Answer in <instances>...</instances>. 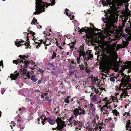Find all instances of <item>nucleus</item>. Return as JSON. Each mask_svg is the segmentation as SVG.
Listing matches in <instances>:
<instances>
[{"label": "nucleus", "mask_w": 131, "mask_h": 131, "mask_svg": "<svg viewBox=\"0 0 131 131\" xmlns=\"http://www.w3.org/2000/svg\"><path fill=\"white\" fill-rule=\"evenodd\" d=\"M116 14H115L112 12L108 16H107L106 18L103 17L102 20L104 23L106 24V26L108 30L112 33L116 32V29L114 25L116 23V19L115 15Z\"/></svg>", "instance_id": "f257e3e1"}, {"label": "nucleus", "mask_w": 131, "mask_h": 131, "mask_svg": "<svg viewBox=\"0 0 131 131\" xmlns=\"http://www.w3.org/2000/svg\"><path fill=\"white\" fill-rule=\"evenodd\" d=\"M19 57L20 59H18L17 60L18 61H19V64L21 67V68L23 70L21 71L22 72V73L24 74L25 72L24 71V70L25 68H27L28 67V65L29 64H31L32 65L33 64H35V62L32 61H29L27 60L28 58V56H26L25 55L22 56L21 55H20Z\"/></svg>", "instance_id": "f03ea898"}, {"label": "nucleus", "mask_w": 131, "mask_h": 131, "mask_svg": "<svg viewBox=\"0 0 131 131\" xmlns=\"http://www.w3.org/2000/svg\"><path fill=\"white\" fill-rule=\"evenodd\" d=\"M36 2V11L34 13V14L36 15L42 12V9L45 5L44 2H42V0H35Z\"/></svg>", "instance_id": "7ed1b4c3"}, {"label": "nucleus", "mask_w": 131, "mask_h": 131, "mask_svg": "<svg viewBox=\"0 0 131 131\" xmlns=\"http://www.w3.org/2000/svg\"><path fill=\"white\" fill-rule=\"evenodd\" d=\"M107 53L109 54L110 56L104 55L103 57L104 61L107 65H111L113 62L114 57L111 50L107 51Z\"/></svg>", "instance_id": "20e7f679"}, {"label": "nucleus", "mask_w": 131, "mask_h": 131, "mask_svg": "<svg viewBox=\"0 0 131 131\" xmlns=\"http://www.w3.org/2000/svg\"><path fill=\"white\" fill-rule=\"evenodd\" d=\"M56 122L57 123V126L55 128H52L53 130H58V131H62V130L63 128L66 126L64 121H62L61 118L58 117L56 120Z\"/></svg>", "instance_id": "39448f33"}, {"label": "nucleus", "mask_w": 131, "mask_h": 131, "mask_svg": "<svg viewBox=\"0 0 131 131\" xmlns=\"http://www.w3.org/2000/svg\"><path fill=\"white\" fill-rule=\"evenodd\" d=\"M106 2L110 5L112 12H114L115 14H116L118 8L115 2V1L111 2V0H106Z\"/></svg>", "instance_id": "423d86ee"}, {"label": "nucleus", "mask_w": 131, "mask_h": 131, "mask_svg": "<svg viewBox=\"0 0 131 131\" xmlns=\"http://www.w3.org/2000/svg\"><path fill=\"white\" fill-rule=\"evenodd\" d=\"M84 45L82 46V57L84 60H88L90 58H93V55L91 53V52L90 51H87L86 53L83 51Z\"/></svg>", "instance_id": "0eeeda50"}, {"label": "nucleus", "mask_w": 131, "mask_h": 131, "mask_svg": "<svg viewBox=\"0 0 131 131\" xmlns=\"http://www.w3.org/2000/svg\"><path fill=\"white\" fill-rule=\"evenodd\" d=\"M111 107L110 106H107L106 104L103 105L101 108L102 114L105 115L106 116H108L109 114V112L111 110Z\"/></svg>", "instance_id": "6e6552de"}, {"label": "nucleus", "mask_w": 131, "mask_h": 131, "mask_svg": "<svg viewBox=\"0 0 131 131\" xmlns=\"http://www.w3.org/2000/svg\"><path fill=\"white\" fill-rule=\"evenodd\" d=\"M121 75L122 77V78L121 81V82L119 84V89L122 90L123 89H121V87L124 86L123 87L124 88L125 86L126 85V84L127 81L125 78H127V75L125 74H124V73L123 72H122L121 73Z\"/></svg>", "instance_id": "1a4fd4ad"}, {"label": "nucleus", "mask_w": 131, "mask_h": 131, "mask_svg": "<svg viewBox=\"0 0 131 131\" xmlns=\"http://www.w3.org/2000/svg\"><path fill=\"white\" fill-rule=\"evenodd\" d=\"M75 49H77V52L78 53H79V57H78L77 58V63L78 64H79L80 62V57L82 56V46H80V48H75Z\"/></svg>", "instance_id": "9d476101"}, {"label": "nucleus", "mask_w": 131, "mask_h": 131, "mask_svg": "<svg viewBox=\"0 0 131 131\" xmlns=\"http://www.w3.org/2000/svg\"><path fill=\"white\" fill-rule=\"evenodd\" d=\"M79 108H76L73 111L74 115L75 116H78L79 114L81 115V113L79 112V111H81L82 110L81 108V107H80L79 106H78Z\"/></svg>", "instance_id": "9b49d317"}, {"label": "nucleus", "mask_w": 131, "mask_h": 131, "mask_svg": "<svg viewBox=\"0 0 131 131\" xmlns=\"http://www.w3.org/2000/svg\"><path fill=\"white\" fill-rule=\"evenodd\" d=\"M45 5V6L42 8V12H44L45 11L44 7H47L48 6H49L50 5H51V6H52L54 5L55 3V2L54 1H52L51 3H48L46 2L44 3Z\"/></svg>", "instance_id": "f8f14e48"}, {"label": "nucleus", "mask_w": 131, "mask_h": 131, "mask_svg": "<svg viewBox=\"0 0 131 131\" xmlns=\"http://www.w3.org/2000/svg\"><path fill=\"white\" fill-rule=\"evenodd\" d=\"M125 64H126L127 65H125V67L126 68H131V61H127L125 63ZM131 72V69H129L128 70V73H129Z\"/></svg>", "instance_id": "ddd939ff"}, {"label": "nucleus", "mask_w": 131, "mask_h": 131, "mask_svg": "<svg viewBox=\"0 0 131 131\" xmlns=\"http://www.w3.org/2000/svg\"><path fill=\"white\" fill-rule=\"evenodd\" d=\"M126 123L125 127L126 129L131 131V122H130V121L128 120Z\"/></svg>", "instance_id": "4468645a"}, {"label": "nucleus", "mask_w": 131, "mask_h": 131, "mask_svg": "<svg viewBox=\"0 0 131 131\" xmlns=\"http://www.w3.org/2000/svg\"><path fill=\"white\" fill-rule=\"evenodd\" d=\"M92 102L97 103L98 102V96L96 95H93L92 97Z\"/></svg>", "instance_id": "2eb2a0df"}, {"label": "nucleus", "mask_w": 131, "mask_h": 131, "mask_svg": "<svg viewBox=\"0 0 131 131\" xmlns=\"http://www.w3.org/2000/svg\"><path fill=\"white\" fill-rule=\"evenodd\" d=\"M19 41L18 42H16V41H15V45L17 47H19L21 45H23V44H21L23 43L24 42V41H23L22 40L20 39Z\"/></svg>", "instance_id": "dca6fc26"}, {"label": "nucleus", "mask_w": 131, "mask_h": 131, "mask_svg": "<svg viewBox=\"0 0 131 131\" xmlns=\"http://www.w3.org/2000/svg\"><path fill=\"white\" fill-rule=\"evenodd\" d=\"M85 31V33H89L91 31V29L90 28L86 27L84 28L82 27V32Z\"/></svg>", "instance_id": "f3484780"}, {"label": "nucleus", "mask_w": 131, "mask_h": 131, "mask_svg": "<svg viewBox=\"0 0 131 131\" xmlns=\"http://www.w3.org/2000/svg\"><path fill=\"white\" fill-rule=\"evenodd\" d=\"M48 122L51 125H53L55 123V121L54 120L51 119V117H50L48 118Z\"/></svg>", "instance_id": "a211bd4d"}, {"label": "nucleus", "mask_w": 131, "mask_h": 131, "mask_svg": "<svg viewBox=\"0 0 131 131\" xmlns=\"http://www.w3.org/2000/svg\"><path fill=\"white\" fill-rule=\"evenodd\" d=\"M90 107L92 111L94 113L96 110L95 108V105L92 103H91L90 104Z\"/></svg>", "instance_id": "6ab92c4d"}, {"label": "nucleus", "mask_w": 131, "mask_h": 131, "mask_svg": "<svg viewBox=\"0 0 131 131\" xmlns=\"http://www.w3.org/2000/svg\"><path fill=\"white\" fill-rule=\"evenodd\" d=\"M76 63H75L74 61H71V63L70 67L71 68H74L76 66Z\"/></svg>", "instance_id": "aec40b11"}, {"label": "nucleus", "mask_w": 131, "mask_h": 131, "mask_svg": "<svg viewBox=\"0 0 131 131\" xmlns=\"http://www.w3.org/2000/svg\"><path fill=\"white\" fill-rule=\"evenodd\" d=\"M66 10H67V11H66V15H67L68 16H70V19L71 20H73L74 18V15H73L71 16V14H69L68 13V11L69 10L67 8H66Z\"/></svg>", "instance_id": "412c9836"}, {"label": "nucleus", "mask_w": 131, "mask_h": 131, "mask_svg": "<svg viewBox=\"0 0 131 131\" xmlns=\"http://www.w3.org/2000/svg\"><path fill=\"white\" fill-rule=\"evenodd\" d=\"M10 77L12 78V80L13 79L14 80H15L17 78L18 75H16L12 73H11L10 75Z\"/></svg>", "instance_id": "4be33fe9"}, {"label": "nucleus", "mask_w": 131, "mask_h": 131, "mask_svg": "<svg viewBox=\"0 0 131 131\" xmlns=\"http://www.w3.org/2000/svg\"><path fill=\"white\" fill-rule=\"evenodd\" d=\"M28 40L29 38H28V36H27V40L28 41V42H25L24 44V45L25 46H27V47L26 48H28V47L30 46V43L29 42V40L28 41Z\"/></svg>", "instance_id": "5701e85b"}, {"label": "nucleus", "mask_w": 131, "mask_h": 131, "mask_svg": "<svg viewBox=\"0 0 131 131\" xmlns=\"http://www.w3.org/2000/svg\"><path fill=\"white\" fill-rule=\"evenodd\" d=\"M119 87L117 86V88L118 89V90H122L123 91L122 92L123 93H124V94H125V96H127V91L126 90H124V89H123V88H121V89H123L122 90L119 89Z\"/></svg>", "instance_id": "b1692460"}, {"label": "nucleus", "mask_w": 131, "mask_h": 131, "mask_svg": "<svg viewBox=\"0 0 131 131\" xmlns=\"http://www.w3.org/2000/svg\"><path fill=\"white\" fill-rule=\"evenodd\" d=\"M31 80L34 82H36L37 81V79L36 78V76L35 75H33L31 77Z\"/></svg>", "instance_id": "393cba45"}, {"label": "nucleus", "mask_w": 131, "mask_h": 131, "mask_svg": "<svg viewBox=\"0 0 131 131\" xmlns=\"http://www.w3.org/2000/svg\"><path fill=\"white\" fill-rule=\"evenodd\" d=\"M112 112L113 114H115L116 116L119 115V113L115 109H114L113 111Z\"/></svg>", "instance_id": "a878e982"}, {"label": "nucleus", "mask_w": 131, "mask_h": 131, "mask_svg": "<svg viewBox=\"0 0 131 131\" xmlns=\"http://www.w3.org/2000/svg\"><path fill=\"white\" fill-rule=\"evenodd\" d=\"M40 42L39 43H38V45H36V48L38 49L39 47L40 46V45H41L42 43V42H43L44 41H43L42 39H41L40 41Z\"/></svg>", "instance_id": "bb28decb"}, {"label": "nucleus", "mask_w": 131, "mask_h": 131, "mask_svg": "<svg viewBox=\"0 0 131 131\" xmlns=\"http://www.w3.org/2000/svg\"><path fill=\"white\" fill-rule=\"evenodd\" d=\"M37 20L36 19H35V18H33V20H32V21L31 23V24H32L33 23L34 24V25H36V24H38L37 23Z\"/></svg>", "instance_id": "cd10ccee"}, {"label": "nucleus", "mask_w": 131, "mask_h": 131, "mask_svg": "<svg viewBox=\"0 0 131 131\" xmlns=\"http://www.w3.org/2000/svg\"><path fill=\"white\" fill-rule=\"evenodd\" d=\"M83 99L84 98L82 97V103L83 102H84L85 104L84 105H83V106L85 108H86L87 107V102L86 100H84Z\"/></svg>", "instance_id": "c85d7f7f"}, {"label": "nucleus", "mask_w": 131, "mask_h": 131, "mask_svg": "<svg viewBox=\"0 0 131 131\" xmlns=\"http://www.w3.org/2000/svg\"><path fill=\"white\" fill-rule=\"evenodd\" d=\"M112 119L111 117H110L108 119H106L105 120V124H107V123H109L110 121H111Z\"/></svg>", "instance_id": "c756f323"}, {"label": "nucleus", "mask_w": 131, "mask_h": 131, "mask_svg": "<svg viewBox=\"0 0 131 131\" xmlns=\"http://www.w3.org/2000/svg\"><path fill=\"white\" fill-rule=\"evenodd\" d=\"M57 54L56 53H55L54 51L53 52V54H52L51 59H53L56 57Z\"/></svg>", "instance_id": "7c9ffc66"}, {"label": "nucleus", "mask_w": 131, "mask_h": 131, "mask_svg": "<svg viewBox=\"0 0 131 131\" xmlns=\"http://www.w3.org/2000/svg\"><path fill=\"white\" fill-rule=\"evenodd\" d=\"M27 31H28L29 32V33H27V36L29 35V34H31L32 35H35V33L34 32H33L32 31L30 30V31H29V29H28L27 30Z\"/></svg>", "instance_id": "2f4dec72"}, {"label": "nucleus", "mask_w": 131, "mask_h": 131, "mask_svg": "<svg viewBox=\"0 0 131 131\" xmlns=\"http://www.w3.org/2000/svg\"><path fill=\"white\" fill-rule=\"evenodd\" d=\"M102 4L103 6H107L109 5L106 2L102 1Z\"/></svg>", "instance_id": "473e14b6"}, {"label": "nucleus", "mask_w": 131, "mask_h": 131, "mask_svg": "<svg viewBox=\"0 0 131 131\" xmlns=\"http://www.w3.org/2000/svg\"><path fill=\"white\" fill-rule=\"evenodd\" d=\"M16 113L17 114H18L19 115L20 114H21L22 113L21 108H20L19 109L18 111H17Z\"/></svg>", "instance_id": "72a5a7b5"}, {"label": "nucleus", "mask_w": 131, "mask_h": 131, "mask_svg": "<svg viewBox=\"0 0 131 131\" xmlns=\"http://www.w3.org/2000/svg\"><path fill=\"white\" fill-rule=\"evenodd\" d=\"M74 117L73 116H71L69 119H68V120L69 122V123H70V124H71L72 123L71 122V121L72 120V118H73Z\"/></svg>", "instance_id": "f704fd0d"}, {"label": "nucleus", "mask_w": 131, "mask_h": 131, "mask_svg": "<svg viewBox=\"0 0 131 131\" xmlns=\"http://www.w3.org/2000/svg\"><path fill=\"white\" fill-rule=\"evenodd\" d=\"M128 44V43L127 41H125L123 44L124 47L125 48L126 47Z\"/></svg>", "instance_id": "c9c22d12"}, {"label": "nucleus", "mask_w": 131, "mask_h": 131, "mask_svg": "<svg viewBox=\"0 0 131 131\" xmlns=\"http://www.w3.org/2000/svg\"><path fill=\"white\" fill-rule=\"evenodd\" d=\"M48 64L52 68H53V69H54V66L52 63L49 62L48 63Z\"/></svg>", "instance_id": "e433bc0d"}, {"label": "nucleus", "mask_w": 131, "mask_h": 131, "mask_svg": "<svg viewBox=\"0 0 131 131\" xmlns=\"http://www.w3.org/2000/svg\"><path fill=\"white\" fill-rule=\"evenodd\" d=\"M77 30H78V32H79V34H82V28H80L79 27L77 28Z\"/></svg>", "instance_id": "4c0bfd02"}, {"label": "nucleus", "mask_w": 131, "mask_h": 131, "mask_svg": "<svg viewBox=\"0 0 131 131\" xmlns=\"http://www.w3.org/2000/svg\"><path fill=\"white\" fill-rule=\"evenodd\" d=\"M110 80L111 82H114L115 81V80L114 77H111L110 78Z\"/></svg>", "instance_id": "58836bf2"}, {"label": "nucleus", "mask_w": 131, "mask_h": 131, "mask_svg": "<svg viewBox=\"0 0 131 131\" xmlns=\"http://www.w3.org/2000/svg\"><path fill=\"white\" fill-rule=\"evenodd\" d=\"M64 102L67 103L68 104L70 102V101L68 98H66L64 100Z\"/></svg>", "instance_id": "ea45409f"}, {"label": "nucleus", "mask_w": 131, "mask_h": 131, "mask_svg": "<svg viewBox=\"0 0 131 131\" xmlns=\"http://www.w3.org/2000/svg\"><path fill=\"white\" fill-rule=\"evenodd\" d=\"M19 62H20L19 61H18L17 60H14L13 61V63H15L17 64H19Z\"/></svg>", "instance_id": "a19ab883"}, {"label": "nucleus", "mask_w": 131, "mask_h": 131, "mask_svg": "<svg viewBox=\"0 0 131 131\" xmlns=\"http://www.w3.org/2000/svg\"><path fill=\"white\" fill-rule=\"evenodd\" d=\"M77 125L80 127H81L82 126V123L79 121H77Z\"/></svg>", "instance_id": "79ce46f5"}, {"label": "nucleus", "mask_w": 131, "mask_h": 131, "mask_svg": "<svg viewBox=\"0 0 131 131\" xmlns=\"http://www.w3.org/2000/svg\"><path fill=\"white\" fill-rule=\"evenodd\" d=\"M49 97H48L47 96L46 97V99L47 100V101H48V102L50 103L52 102V100L51 99H49Z\"/></svg>", "instance_id": "37998d69"}, {"label": "nucleus", "mask_w": 131, "mask_h": 131, "mask_svg": "<svg viewBox=\"0 0 131 131\" xmlns=\"http://www.w3.org/2000/svg\"><path fill=\"white\" fill-rule=\"evenodd\" d=\"M77 121H76L75 120H74L72 122V123H71V125H72V124H73L74 125H77Z\"/></svg>", "instance_id": "c03bdc74"}, {"label": "nucleus", "mask_w": 131, "mask_h": 131, "mask_svg": "<svg viewBox=\"0 0 131 131\" xmlns=\"http://www.w3.org/2000/svg\"><path fill=\"white\" fill-rule=\"evenodd\" d=\"M31 114H30L28 117V120H31L33 119V117L31 115Z\"/></svg>", "instance_id": "a18cd8bd"}, {"label": "nucleus", "mask_w": 131, "mask_h": 131, "mask_svg": "<svg viewBox=\"0 0 131 131\" xmlns=\"http://www.w3.org/2000/svg\"><path fill=\"white\" fill-rule=\"evenodd\" d=\"M26 76L27 78L28 79H30V73L29 72H27L26 74Z\"/></svg>", "instance_id": "49530a36"}, {"label": "nucleus", "mask_w": 131, "mask_h": 131, "mask_svg": "<svg viewBox=\"0 0 131 131\" xmlns=\"http://www.w3.org/2000/svg\"><path fill=\"white\" fill-rule=\"evenodd\" d=\"M51 72L54 75H56L57 74L56 72L54 71H51Z\"/></svg>", "instance_id": "de8ad7c7"}, {"label": "nucleus", "mask_w": 131, "mask_h": 131, "mask_svg": "<svg viewBox=\"0 0 131 131\" xmlns=\"http://www.w3.org/2000/svg\"><path fill=\"white\" fill-rule=\"evenodd\" d=\"M85 71L87 73H88L90 71V69L87 67H86L85 68Z\"/></svg>", "instance_id": "09e8293b"}, {"label": "nucleus", "mask_w": 131, "mask_h": 131, "mask_svg": "<svg viewBox=\"0 0 131 131\" xmlns=\"http://www.w3.org/2000/svg\"><path fill=\"white\" fill-rule=\"evenodd\" d=\"M107 97H105V98L103 99L102 100V101H108V100L107 99Z\"/></svg>", "instance_id": "8fccbe9b"}, {"label": "nucleus", "mask_w": 131, "mask_h": 131, "mask_svg": "<svg viewBox=\"0 0 131 131\" xmlns=\"http://www.w3.org/2000/svg\"><path fill=\"white\" fill-rule=\"evenodd\" d=\"M2 66L3 68V63L2 60L1 61H0V66Z\"/></svg>", "instance_id": "3c124183"}, {"label": "nucleus", "mask_w": 131, "mask_h": 131, "mask_svg": "<svg viewBox=\"0 0 131 131\" xmlns=\"http://www.w3.org/2000/svg\"><path fill=\"white\" fill-rule=\"evenodd\" d=\"M100 30V29L97 28H94V31H99Z\"/></svg>", "instance_id": "603ef678"}, {"label": "nucleus", "mask_w": 131, "mask_h": 131, "mask_svg": "<svg viewBox=\"0 0 131 131\" xmlns=\"http://www.w3.org/2000/svg\"><path fill=\"white\" fill-rule=\"evenodd\" d=\"M74 72L73 71H70V75H72L74 74Z\"/></svg>", "instance_id": "864d4df0"}, {"label": "nucleus", "mask_w": 131, "mask_h": 131, "mask_svg": "<svg viewBox=\"0 0 131 131\" xmlns=\"http://www.w3.org/2000/svg\"><path fill=\"white\" fill-rule=\"evenodd\" d=\"M81 63H81V64L80 65V64L79 65V68H80V69L81 70V71H82V65Z\"/></svg>", "instance_id": "5fc2aeb1"}, {"label": "nucleus", "mask_w": 131, "mask_h": 131, "mask_svg": "<svg viewBox=\"0 0 131 131\" xmlns=\"http://www.w3.org/2000/svg\"><path fill=\"white\" fill-rule=\"evenodd\" d=\"M74 46L73 45H72L70 46V48L71 49H72L74 48Z\"/></svg>", "instance_id": "6e6d98bb"}, {"label": "nucleus", "mask_w": 131, "mask_h": 131, "mask_svg": "<svg viewBox=\"0 0 131 131\" xmlns=\"http://www.w3.org/2000/svg\"><path fill=\"white\" fill-rule=\"evenodd\" d=\"M17 72V71H15V72L14 73V74H15V73H16V74H15V75H18V76H19V72L16 73Z\"/></svg>", "instance_id": "4d7b16f0"}, {"label": "nucleus", "mask_w": 131, "mask_h": 131, "mask_svg": "<svg viewBox=\"0 0 131 131\" xmlns=\"http://www.w3.org/2000/svg\"><path fill=\"white\" fill-rule=\"evenodd\" d=\"M42 119L43 120V122H45L46 120H48V118H44V119Z\"/></svg>", "instance_id": "13d9d810"}, {"label": "nucleus", "mask_w": 131, "mask_h": 131, "mask_svg": "<svg viewBox=\"0 0 131 131\" xmlns=\"http://www.w3.org/2000/svg\"><path fill=\"white\" fill-rule=\"evenodd\" d=\"M85 114V111L84 108H82V114L84 115Z\"/></svg>", "instance_id": "bf43d9fd"}, {"label": "nucleus", "mask_w": 131, "mask_h": 131, "mask_svg": "<svg viewBox=\"0 0 131 131\" xmlns=\"http://www.w3.org/2000/svg\"><path fill=\"white\" fill-rule=\"evenodd\" d=\"M84 65H85V67H88L87 62H85V61H84Z\"/></svg>", "instance_id": "052dcab7"}, {"label": "nucleus", "mask_w": 131, "mask_h": 131, "mask_svg": "<svg viewBox=\"0 0 131 131\" xmlns=\"http://www.w3.org/2000/svg\"><path fill=\"white\" fill-rule=\"evenodd\" d=\"M42 116V117H44V118H46V116L44 114H43Z\"/></svg>", "instance_id": "680f3d73"}, {"label": "nucleus", "mask_w": 131, "mask_h": 131, "mask_svg": "<svg viewBox=\"0 0 131 131\" xmlns=\"http://www.w3.org/2000/svg\"><path fill=\"white\" fill-rule=\"evenodd\" d=\"M41 83V81L40 80H38L37 82V83L39 84Z\"/></svg>", "instance_id": "e2e57ef3"}, {"label": "nucleus", "mask_w": 131, "mask_h": 131, "mask_svg": "<svg viewBox=\"0 0 131 131\" xmlns=\"http://www.w3.org/2000/svg\"><path fill=\"white\" fill-rule=\"evenodd\" d=\"M100 125H102V126H103V125H106L105 124H104L103 123V122H101L100 123Z\"/></svg>", "instance_id": "0e129e2a"}, {"label": "nucleus", "mask_w": 131, "mask_h": 131, "mask_svg": "<svg viewBox=\"0 0 131 131\" xmlns=\"http://www.w3.org/2000/svg\"><path fill=\"white\" fill-rule=\"evenodd\" d=\"M56 45L57 46H58L59 44L58 43L57 41H56Z\"/></svg>", "instance_id": "69168bd1"}, {"label": "nucleus", "mask_w": 131, "mask_h": 131, "mask_svg": "<svg viewBox=\"0 0 131 131\" xmlns=\"http://www.w3.org/2000/svg\"><path fill=\"white\" fill-rule=\"evenodd\" d=\"M90 24L92 26V27H93L94 28V26L93 24H92L91 23H90Z\"/></svg>", "instance_id": "338daca9"}, {"label": "nucleus", "mask_w": 131, "mask_h": 131, "mask_svg": "<svg viewBox=\"0 0 131 131\" xmlns=\"http://www.w3.org/2000/svg\"><path fill=\"white\" fill-rule=\"evenodd\" d=\"M129 27L131 29V22L130 23V25L129 26Z\"/></svg>", "instance_id": "774afa93"}]
</instances>
